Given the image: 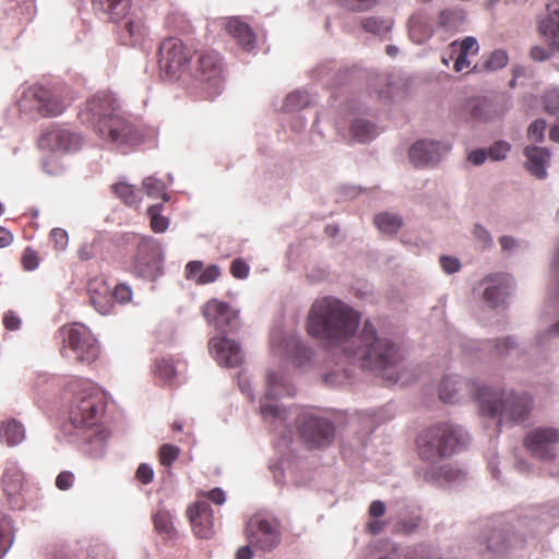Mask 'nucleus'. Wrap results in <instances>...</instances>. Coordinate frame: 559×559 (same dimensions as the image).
Here are the masks:
<instances>
[{
	"instance_id": "51",
	"label": "nucleus",
	"mask_w": 559,
	"mask_h": 559,
	"mask_svg": "<svg viewBox=\"0 0 559 559\" xmlns=\"http://www.w3.org/2000/svg\"><path fill=\"white\" fill-rule=\"evenodd\" d=\"M112 301L117 300L120 304H127L132 299V290L126 284H119L111 292Z\"/></svg>"
},
{
	"instance_id": "22",
	"label": "nucleus",
	"mask_w": 559,
	"mask_h": 559,
	"mask_svg": "<svg viewBox=\"0 0 559 559\" xmlns=\"http://www.w3.org/2000/svg\"><path fill=\"white\" fill-rule=\"evenodd\" d=\"M1 485L8 499L15 504L20 501V496L24 489L25 477L22 469L16 463H9L1 478Z\"/></svg>"
},
{
	"instance_id": "61",
	"label": "nucleus",
	"mask_w": 559,
	"mask_h": 559,
	"mask_svg": "<svg viewBox=\"0 0 559 559\" xmlns=\"http://www.w3.org/2000/svg\"><path fill=\"white\" fill-rule=\"evenodd\" d=\"M514 347V342L511 338H506L503 341H498L496 343V354L497 355H503L506 354L510 348Z\"/></svg>"
},
{
	"instance_id": "29",
	"label": "nucleus",
	"mask_w": 559,
	"mask_h": 559,
	"mask_svg": "<svg viewBox=\"0 0 559 559\" xmlns=\"http://www.w3.org/2000/svg\"><path fill=\"white\" fill-rule=\"evenodd\" d=\"M486 281L492 283V285L485 288L484 299L490 307H496L502 302L508 295L509 278L506 274H496L488 276Z\"/></svg>"
},
{
	"instance_id": "60",
	"label": "nucleus",
	"mask_w": 559,
	"mask_h": 559,
	"mask_svg": "<svg viewBox=\"0 0 559 559\" xmlns=\"http://www.w3.org/2000/svg\"><path fill=\"white\" fill-rule=\"evenodd\" d=\"M487 155H488V152H486L485 150H475L473 152H471L468 154V160L473 164V165H481L486 158H487Z\"/></svg>"
},
{
	"instance_id": "3",
	"label": "nucleus",
	"mask_w": 559,
	"mask_h": 559,
	"mask_svg": "<svg viewBox=\"0 0 559 559\" xmlns=\"http://www.w3.org/2000/svg\"><path fill=\"white\" fill-rule=\"evenodd\" d=\"M464 442V430L448 421L424 428L415 441L419 457L429 463H437L450 457Z\"/></svg>"
},
{
	"instance_id": "2",
	"label": "nucleus",
	"mask_w": 559,
	"mask_h": 559,
	"mask_svg": "<svg viewBox=\"0 0 559 559\" xmlns=\"http://www.w3.org/2000/svg\"><path fill=\"white\" fill-rule=\"evenodd\" d=\"M360 314L334 297L317 299L308 313L307 331L310 335L335 345L348 341L357 331Z\"/></svg>"
},
{
	"instance_id": "40",
	"label": "nucleus",
	"mask_w": 559,
	"mask_h": 559,
	"mask_svg": "<svg viewBox=\"0 0 559 559\" xmlns=\"http://www.w3.org/2000/svg\"><path fill=\"white\" fill-rule=\"evenodd\" d=\"M111 191L117 198H119L124 204L129 206L135 205L139 202V195L135 187L124 181L112 185Z\"/></svg>"
},
{
	"instance_id": "49",
	"label": "nucleus",
	"mask_w": 559,
	"mask_h": 559,
	"mask_svg": "<svg viewBox=\"0 0 559 559\" xmlns=\"http://www.w3.org/2000/svg\"><path fill=\"white\" fill-rule=\"evenodd\" d=\"M554 50L557 49L551 47V41L549 43V47L536 45L531 48L530 57L537 62L546 61L551 58Z\"/></svg>"
},
{
	"instance_id": "24",
	"label": "nucleus",
	"mask_w": 559,
	"mask_h": 559,
	"mask_svg": "<svg viewBox=\"0 0 559 559\" xmlns=\"http://www.w3.org/2000/svg\"><path fill=\"white\" fill-rule=\"evenodd\" d=\"M452 52L456 53L453 69L455 72L467 71L471 68L468 56H475L479 51V45L475 37L467 36L460 44L453 41L450 45Z\"/></svg>"
},
{
	"instance_id": "45",
	"label": "nucleus",
	"mask_w": 559,
	"mask_h": 559,
	"mask_svg": "<svg viewBox=\"0 0 559 559\" xmlns=\"http://www.w3.org/2000/svg\"><path fill=\"white\" fill-rule=\"evenodd\" d=\"M511 150L510 143L507 141H497L488 150V156L492 160H502L507 157Z\"/></svg>"
},
{
	"instance_id": "14",
	"label": "nucleus",
	"mask_w": 559,
	"mask_h": 559,
	"mask_svg": "<svg viewBox=\"0 0 559 559\" xmlns=\"http://www.w3.org/2000/svg\"><path fill=\"white\" fill-rule=\"evenodd\" d=\"M82 144L81 134L64 128L47 130L38 141L40 148L59 153L76 152Z\"/></svg>"
},
{
	"instance_id": "38",
	"label": "nucleus",
	"mask_w": 559,
	"mask_h": 559,
	"mask_svg": "<svg viewBox=\"0 0 559 559\" xmlns=\"http://www.w3.org/2000/svg\"><path fill=\"white\" fill-rule=\"evenodd\" d=\"M465 21V12L461 9H445L440 12L439 24L448 31L460 27Z\"/></svg>"
},
{
	"instance_id": "4",
	"label": "nucleus",
	"mask_w": 559,
	"mask_h": 559,
	"mask_svg": "<svg viewBox=\"0 0 559 559\" xmlns=\"http://www.w3.org/2000/svg\"><path fill=\"white\" fill-rule=\"evenodd\" d=\"M357 345L346 348V354L364 369L382 371L397 360V352L393 343L377 336L374 326L366 321Z\"/></svg>"
},
{
	"instance_id": "33",
	"label": "nucleus",
	"mask_w": 559,
	"mask_h": 559,
	"mask_svg": "<svg viewBox=\"0 0 559 559\" xmlns=\"http://www.w3.org/2000/svg\"><path fill=\"white\" fill-rule=\"evenodd\" d=\"M38 111L46 117L59 116L68 106V102L58 95L47 94L46 91L40 92Z\"/></svg>"
},
{
	"instance_id": "5",
	"label": "nucleus",
	"mask_w": 559,
	"mask_h": 559,
	"mask_svg": "<svg viewBox=\"0 0 559 559\" xmlns=\"http://www.w3.org/2000/svg\"><path fill=\"white\" fill-rule=\"evenodd\" d=\"M106 402L104 394L88 385L78 392L70 406V420L76 428L94 429L93 436L88 437L90 442L103 444L109 438V431L98 426L105 414Z\"/></svg>"
},
{
	"instance_id": "44",
	"label": "nucleus",
	"mask_w": 559,
	"mask_h": 559,
	"mask_svg": "<svg viewBox=\"0 0 559 559\" xmlns=\"http://www.w3.org/2000/svg\"><path fill=\"white\" fill-rule=\"evenodd\" d=\"M509 57L507 51L502 49L495 50L485 61L484 68L487 70H499L507 66Z\"/></svg>"
},
{
	"instance_id": "9",
	"label": "nucleus",
	"mask_w": 559,
	"mask_h": 559,
	"mask_svg": "<svg viewBox=\"0 0 559 559\" xmlns=\"http://www.w3.org/2000/svg\"><path fill=\"white\" fill-rule=\"evenodd\" d=\"M63 342L73 353L76 361L82 364L94 362L99 355L97 341L91 331L81 323H73L62 329Z\"/></svg>"
},
{
	"instance_id": "8",
	"label": "nucleus",
	"mask_w": 559,
	"mask_h": 559,
	"mask_svg": "<svg viewBox=\"0 0 559 559\" xmlns=\"http://www.w3.org/2000/svg\"><path fill=\"white\" fill-rule=\"evenodd\" d=\"M297 427L300 439L309 449L324 448L334 438L332 423L307 411L297 416Z\"/></svg>"
},
{
	"instance_id": "36",
	"label": "nucleus",
	"mask_w": 559,
	"mask_h": 559,
	"mask_svg": "<svg viewBox=\"0 0 559 559\" xmlns=\"http://www.w3.org/2000/svg\"><path fill=\"white\" fill-rule=\"evenodd\" d=\"M360 25L367 33L373 34L376 36H384L391 32L393 21L379 16H368L361 19Z\"/></svg>"
},
{
	"instance_id": "11",
	"label": "nucleus",
	"mask_w": 559,
	"mask_h": 559,
	"mask_svg": "<svg viewBox=\"0 0 559 559\" xmlns=\"http://www.w3.org/2000/svg\"><path fill=\"white\" fill-rule=\"evenodd\" d=\"M246 535L251 545L263 551H271L281 543L277 521L261 515H253L249 519Z\"/></svg>"
},
{
	"instance_id": "28",
	"label": "nucleus",
	"mask_w": 559,
	"mask_h": 559,
	"mask_svg": "<svg viewBox=\"0 0 559 559\" xmlns=\"http://www.w3.org/2000/svg\"><path fill=\"white\" fill-rule=\"evenodd\" d=\"M493 104L485 97H475L468 99L464 106L466 119L477 121H488L495 115Z\"/></svg>"
},
{
	"instance_id": "7",
	"label": "nucleus",
	"mask_w": 559,
	"mask_h": 559,
	"mask_svg": "<svg viewBox=\"0 0 559 559\" xmlns=\"http://www.w3.org/2000/svg\"><path fill=\"white\" fill-rule=\"evenodd\" d=\"M195 50L178 37L165 38L158 49L160 75L168 81H178L188 73Z\"/></svg>"
},
{
	"instance_id": "37",
	"label": "nucleus",
	"mask_w": 559,
	"mask_h": 559,
	"mask_svg": "<svg viewBox=\"0 0 559 559\" xmlns=\"http://www.w3.org/2000/svg\"><path fill=\"white\" fill-rule=\"evenodd\" d=\"M154 374L163 384H174L177 374L174 361L169 358L156 359Z\"/></svg>"
},
{
	"instance_id": "31",
	"label": "nucleus",
	"mask_w": 559,
	"mask_h": 559,
	"mask_svg": "<svg viewBox=\"0 0 559 559\" xmlns=\"http://www.w3.org/2000/svg\"><path fill=\"white\" fill-rule=\"evenodd\" d=\"M25 439L24 426L14 418H9L0 424V441L9 447H15Z\"/></svg>"
},
{
	"instance_id": "19",
	"label": "nucleus",
	"mask_w": 559,
	"mask_h": 559,
	"mask_svg": "<svg viewBox=\"0 0 559 559\" xmlns=\"http://www.w3.org/2000/svg\"><path fill=\"white\" fill-rule=\"evenodd\" d=\"M284 378L281 373L270 372L267 374L269 392L260 404V411L265 420L284 423L287 419V412L276 403L270 401L271 396L282 394L278 386L283 385Z\"/></svg>"
},
{
	"instance_id": "16",
	"label": "nucleus",
	"mask_w": 559,
	"mask_h": 559,
	"mask_svg": "<svg viewBox=\"0 0 559 559\" xmlns=\"http://www.w3.org/2000/svg\"><path fill=\"white\" fill-rule=\"evenodd\" d=\"M187 516L198 538L210 539L214 535V518L207 501L198 499L188 507Z\"/></svg>"
},
{
	"instance_id": "58",
	"label": "nucleus",
	"mask_w": 559,
	"mask_h": 559,
	"mask_svg": "<svg viewBox=\"0 0 559 559\" xmlns=\"http://www.w3.org/2000/svg\"><path fill=\"white\" fill-rule=\"evenodd\" d=\"M305 96L302 93L296 92L292 93L286 98V107L290 109H295L297 107H301L307 103V99H304Z\"/></svg>"
},
{
	"instance_id": "46",
	"label": "nucleus",
	"mask_w": 559,
	"mask_h": 559,
	"mask_svg": "<svg viewBox=\"0 0 559 559\" xmlns=\"http://www.w3.org/2000/svg\"><path fill=\"white\" fill-rule=\"evenodd\" d=\"M49 239L58 251L64 250L69 242L68 233L62 228H53L49 234Z\"/></svg>"
},
{
	"instance_id": "6",
	"label": "nucleus",
	"mask_w": 559,
	"mask_h": 559,
	"mask_svg": "<svg viewBox=\"0 0 559 559\" xmlns=\"http://www.w3.org/2000/svg\"><path fill=\"white\" fill-rule=\"evenodd\" d=\"M532 407V399L526 393H506L487 388V391L479 395L480 413L491 418H498L499 425L524 421Z\"/></svg>"
},
{
	"instance_id": "34",
	"label": "nucleus",
	"mask_w": 559,
	"mask_h": 559,
	"mask_svg": "<svg viewBox=\"0 0 559 559\" xmlns=\"http://www.w3.org/2000/svg\"><path fill=\"white\" fill-rule=\"evenodd\" d=\"M93 4L97 10L109 14L114 21L126 15L130 9V0H93Z\"/></svg>"
},
{
	"instance_id": "27",
	"label": "nucleus",
	"mask_w": 559,
	"mask_h": 559,
	"mask_svg": "<svg viewBox=\"0 0 559 559\" xmlns=\"http://www.w3.org/2000/svg\"><path fill=\"white\" fill-rule=\"evenodd\" d=\"M539 33L551 41V47L559 50V7L547 4V15L539 21Z\"/></svg>"
},
{
	"instance_id": "13",
	"label": "nucleus",
	"mask_w": 559,
	"mask_h": 559,
	"mask_svg": "<svg viewBox=\"0 0 559 559\" xmlns=\"http://www.w3.org/2000/svg\"><path fill=\"white\" fill-rule=\"evenodd\" d=\"M559 442V430L552 427H538L530 431L524 438V447L540 460H552L556 456V447Z\"/></svg>"
},
{
	"instance_id": "32",
	"label": "nucleus",
	"mask_w": 559,
	"mask_h": 559,
	"mask_svg": "<svg viewBox=\"0 0 559 559\" xmlns=\"http://www.w3.org/2000/svg\"><path fill=\"white\" fill-rule=\"evenodd\" d=\"M155 531L165 539H173L177 536L173 514L164 507H159L152 515Z\"/></svg>"
},
{
	"instance_id": "52",
	"label": "nucleus",
	"mask_w": 559,
	"mask_h": 559,
	"mask_svg": "<svg viewBox=\"0 0 559 559\" xmlns=\"http://www.w3.org/2000/svg\"><path fill=\"white\" fill-rule=\"evenodd\" d=\"M230 274L238 280H243L249 274V265L241 259H235L230 264Z\"/></svg>"
},
{
	"instance_id": "55",
	"label": "nucleus",
	"mask_w": 559,
	"mask_h": 559,
	"mask_svg": "<svg viewBox=\"0 0 559 559\" xmlns=\"http://www.w3.org/2000/svg\"><path fill=\"white\" fill-rule=\"evenodd\" d=\"M2 322L8 331H16L21 328L22 324L21 319L12 310H9L3 314Z\"/></svg>"
},
{
	"instance_id": "23",
	"label": "nucleus",
	"mask_w": 559,
	"mask_h": 559,
	"mask_svg": "<svg viewBox=\"0 0 559 559\" xmlns=\"http://www.w3.org/2000/svg\"><path fill=\"white\" fill-rule=\"evenodd\" d=\"M222 275L221 267L211 264L203 267V262L194 260L187 263L185 267V276L188 281H193L198 285H206L215 282Z\"/></svg>"
},
{
	"instance_id": "48",
	"label": "nucleus",
	"mask_w": 559,
	"mask_h": 559,
	"mask_svg": "<svg viewBox=\"0 0 559 559\" xmlns=\"http://www.w3.org/2000/svg\"><path fill=\"white\" fill-rule=\"evenodd\" d=\"M21 263L23 269L26 271H33L37 269L39 264L37 252L29 247L25 248L22 253Z\"/></svg>"
},
{
	"instance_id": "1",
	"label": "nucleus",
	"mask_w": 559,
	"mask_h": 559,
	"mask_svg": "<svg viewBox=\"0 0 559 559\" xmlns=\"http://www.w3.org/2000/svg\"><path fill=\"white\" fill-rule=\"evenodd\" d=\"M79 117L109 143L135 146L144 140L142 130L121 111L117 99L109 93L94 95L87 100Z\"/></svg>"
},
{
	"instance_id": "21",
	"label": "nucleus",
	"mask_w": 559,
	"mask_h": 559,
	"mask_svg": "<svg viewBox=\"0 0 559 559\" xmlns=\"http://www.w3.org/2000/svg\"><path fill=\"white\" fill-rule=\"evenodd\" d=\"M86 288L93 307L102 314L109 313L114 304L111 289L105 278L100 276L91 278Z\"/></svg>"
},
{
	"instance_id": "41",
	"label": "nucleus",
	"mask_w": 559,
	"mask_h": 559,
	"mask_svg": "<svg viewBox=\"0 0 559 559\" xmlns=\"http://www.w3.org/2000/svg\"><path fill=\"white\" fill-rule=\"evenodd\" d=\"M142 186L147 197L168 201L166 185L163 180L157 179L154 176H150L143 180Z\"/></svg>"
},
{
	"instance_id": "18",
	"label": "nucleus",
	"mask_w": 559,
	"mask_h": 559,
	"mask_svg": "<svg viewBox=\"0 0 559 559\" xmlns=\"http://www.w3.org/2000/svg\"><path fill=\"white\" fill-rule=\"evenodd\" d=\"M210 352L218 365L228 368L238 367L243 361V354L238 343L227 337H212L209 341Z\"/></svg>"
},
{
	"instance_id": "42",
	"label": "nucleus",
	"mask_w": 559,
	"mask_h": 559,
	"mask_svg": "<svg viewBox=\"0 0 559 559\" xmlns=\"http://www.w3.org/2000/svg\"><path fill=\"white\" fill-rule=\"evenodd\" d=\"M160 204H155L147 209V216L150 217L151 228L155 233H164L169 225L167 217L160 215Z\"/></svg>"
},
{
	"instance_id": "56",
	"label": "nucleus",
	"mask_w": 559,
	"mask_h": 559,
	"mask_svg": "<svg viewBox=\"0 0 559 559\" xmlns=\"http://www.w3.org/2000/svg\"><path fill=\"white\" fill-rule=\"evenodd\" d=\"M74 483V475L69 471H63L59 473L56 478V486L60 490H68L72 487Z\"/></svg>"
},
{
	"instance_id": "35",
	"label": "nucleus",
	"mask_w": 559,
	"mask_h": 559,
	"mask_svg": "<svg viewBox=\"0 0 559 559\" xmlns=\"http://www.w3.org/2000/svg\"><path fill=\"white\" fill-rule=\"evenodd\" d=\"M373 223L381 233L389 235L397 233L403 226L402 217L390 212L379 213Z\"/></svg>"
},
{
	"instance_id": "39",
	"label": "nucleus",
	"mask_w": 559,
	"mask_h": 559,
	"mask_svg": "<svg viewBox=\"0 0 559 559\" xmlns=\"http://www.w3.org/2000/svg\"><path fill=\"white\" fill-rule=\"evenodd\" d=\"M350 134L359 142L370 141L377 134L376 126L366 120L357 119L350 126Z\"/></svg>"
},
{
	"instance_id": "50",
	"label": "nucleus",
	"mask_w": 559,
	"mask_h": 559,
	"mask_svg": "<svg viewBox=\"0 0 559 559\" xmlns=\"http://www.w3.org/2000/svg\"><path fill=\"white\" fill-rule=\"evenodd\" d=\"M378 0H340L342 5L350 11H366L370 9Z\"/></svg>"
},
{
	"instance_id": "15",
	"label": "nucleus",
	"mask_w": 559,
	"mask_h": 559,
	"mask_svg": "<svg viewBox=\"0 0 559 559\" xmlns=\"http://www.w3.org/2000/svg\"><path fill=\"white\" fill-rule=\"evenodd\" d=\"M201 312L207 322L215 330L228 332L237 326V312L233 310L229 304L212 298L206 301Z\"/></svg>"
},
{
	"instance_id": "17",
	"label": "nucleus",
	"mask_w": 559,
	"mask_h": 559,
	"mask_svg": "<svg viewBox=\"0 0 559 559\" xmlns=\"http://www.w3.org/2000/svg\"><path fill=\"white\" fill-rule=\"evenodd\" d=\"M449 150L450 146L448 144L420 140L409 148V159L415 167H425L437 164Z\"/></svg>"
},
{
	"instance_id": "63",
	"label": "nucleus",
	"mask_w": 559,
	"mask_h": 559,
	"mask_svg": "<svg viewBox=\"0 0 559 559\" xmlns=\"http://www.w3.org/2000/svg\"><path fill=\"white\" fill-rule=\"evenodd\" d=\"M474 235L483 241L485 245H488L491 242V238L489 233L481 226L476 225L474 228Z\"/></svg>"
},
{
	"instance_id": "25",
	"label": "nucleus",
	"mask_w": 559,
	"mask_h": 559,
	"mask_svg": "<svg viewBox=\"0 0 559 559\" xmlns=\"http://www.w3.org/2000/svg\"><path fill=\"white\" fill-rule=\"evenodd\" d=\"M524 155L527 158V170L538 179L545 178L547 176L546 168L550 159L549 150L539 146H526Z\"/></svg>"
},
{
	"instance_id": "47",
	"label": "nucleus",
	"mask_w": 559,
	"mask_h": 559,
	"mask_svg": "<svg viewBox=\"0 0 559 559\" xmlns=\"http://www.w3.org/2000/svg\"><path fill=\"white\" fill-rule=\"evenodd\" d=\"M545 129L546 122L543 119H537L530 124L527 138L533 142H542L544 140Z\"/></svg>"
},
{
	"instance_id": "64",
	"label": "nucleus",
	"mask_w": 559,
	"mask_h": 559,
	"mask_svg": "<svg viewBox=\"0 0 559 559\" xmlns=\"http://www.w3.org/2000/svg\"><path fill=\"white\" fill-rule=\"evenodd\" d=\"M253 552L250 546H242L236 552V559H252Z\"/></svg>"
},
{
	"instance_id": "43",
	"label": "nucleus",
	"mask_w": 559,
	"mask_h": 559,
	"mask_svg": "<svg viewBox=\"0 0 559 559\" xmlns=\"http://www.w3.org/2000/svg\"><path fill=\"white\" fill-rule=\"evenodd\" d=\"M180 449L173 444H163L158 450L159 463L164 466H171V464L179 457Z\"/></svg>"
},
{
	"instance_id": "10",
	"label": "nucleus",
	"mask_w": 559,
	"mask_h": 559,
	"mask_svg": "<svg viewBox=\"0 0 559 559\" xmlns=\"http://www.w3.org/2000/svg\"><path fill=\"white\" fill-rule=\"evenodd\" d=\"M162 254L153 238L136 237V252L131 272L136 276L155 280L162 273Z\"/></svg>"
},
{
	"instance_id": "62",
	"label": "nucleus",
	"mask_w": 559,
	"mask_h": 559,
	"mask_svg": "<svg viewBox=\"0 0 559 559\" xmlns=\"http://www.w3.org/2000/svg\"><path fill=\"white\" fill-rule=\"evenodd\" d=\"M13 235L4 227H0V248H5L13 242Z\"/></svg>"
},
{
	"instance_id": "53",
	"label": "nucleus",
	"mask_w": 559,
	"mask_h": 559,
	"mask_svg": "<svg viewBox=\"0 0 559 559\" xmlns=\"http://www.w3.org/2000/svg\"><path fill=\"white\" fill-rule=\"evenodd\" d=\"M135 478L140 483L147 485L153 481L154 471L148 464L142 463L139 465V467L135 472Z\"/></svg>"
},
{
	"instance_id": "12",
	"label": "nucleus",
	"mask_w": 559,
	"mask_h": 559,
	"mask_svg": "<svg viewBox=\"0 0 559 559\" xmlns=\"http://www.w3.org/2000/svg\"><path fill=\"white\" fill-rule=\"evenodd\" d=\"M487 391L474 381H466L459 377L448 376L441 380L439 385V397L444 403H459L464 400H476L479 402V395Z\"/></svg>"
},
{
	"instance_id": "57",
	"label": "nucleus",
	"mask_w": 559,
	"mask_h": 559,
	"mask_svg": "<svg viewBox=\"0 0 559 559\" xmlns=\"http://www.w3.org/2000/svg\"><path fill=\"white\" fill-rule=\"evenodd\" d=\"M440 264L445 273L452 274L460 270V261L452 257L443 255L440 258Z\"/></svg>"
},
{
	"instance_id": "59",
	"label": "nucleus",
	"mask_w": 559,
	"mask_h": 559,
	"mask_svg": "<svg viewBox=\"0 0 559 559\" xmlns=\"http://www.w3.org/2000/svg\"><path fill=\"white\" fill-rule=\"evenodd\" d=\"M368 512L370 516L378 519L385 513V506L380 500L372 501L369 506Z\"/></svg>"
},
{
	"instance_id": "20",
	"label": "nucleus",
	"mask_w": 559,
	"mask_h": 559,
	"mask_svg": "<svg viewBox=\"0 0 559 559\" xmlns=\"http://www.w3.org/2000/svg\"><path fill=\"white\" fill-rule=\"evenodd\" d=\"M195 80L217 87L222 75L221 58L215 51L201 52L194 71Z\"/></svg>"
},
{
	"instance_id": "54",
	"label": "nucleus",
	"mask_w": 559,
	"mask_h": 559,
	"mask_svg": "<svg viewBox=\"0 0 559 559\" xmlns=\"http://www.w3.org/2000/svg\"><path fill=\"white\" fill-rule=\"evenodd\" d=\"M198 499H202L205 501H206V499H209L213 503L222 506L225 502L226 497H225V492L221 488H214L207 492L199 493Z\"/></svg>"
},
{
	"instance_id": "30",
	"label": "nucleus",
	"mask_w": 559,
	"mask_h": 559,
	"mask_svg": "<svg viewBox=\"0 0 559 559\" xmlns=\"http://www.w3.org/2000/svg\"><path fill=\"white\" fill-rule=\"evenodd\" d=\"M146 35V27L140 17H130L119 28V39L123 45H135Z\"/></svg>"
},
{
	"instance_id": "26",
	"label": "nucleus",
	"mask_w": 559,
	"mask_h": 559,
	"mask_svg": "<svg viewBox=\"0 0 559 559\" xmlns=\"http://www.w3.org/2000/svg\"><path fill=\"white\" fill-rule=\"evenodd\" d=\"M226 32L245 49H251L255 43V34L248 23L240 17H229L225 24Z\"/></svg>"
}]
</instances>
